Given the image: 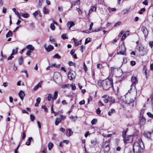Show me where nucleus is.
<instances>
[{"mask_svg":"<svg viewBox=\"0 0 153 153\" xmlns=\"http://www.w3.org/2000/svg\"><path fill=\"white\" fill-rule=\"evenodd\" d=\"M97 84L99 86H102L104 90H107L111 87H113V80L111 78L107 79L102 81L100 80L97 82Z\"/></svg>","mask_w":153,"mask_h":153,"instance_id":"obj_1","label":"nucleus"},{"mask_svg":"<svg viewBox=\"0 0 153 153\" xmlns=\"http://www.w3.org/2000/svg\"><path fill=\"white\" fill-rule=\"evenodd\" d=\"M141 149L140 143L137 142H135L133 145L134 153H140Z\"/></svg>","mask_w":153,"mask_h":153,"instance_id":"obj_2","label":"nucleus"},{"mask_svg":"<svg viewBox=\"0 0 153 153\" xmlns=\"http://www.w3.org/2000/svg\"><path fill=\"white\" fill-rule=\"evenodd\" d=\"M137 135L136 134L128 136L126 138L123 139V140L125 143H130L132 142L133 139L135 138H137Z\"/></svg>","mask_w":153,"mask_h":153,"instance_id":"obj_3","label":"nucleus"},{"mask_svg":"<svg viewBox=\"0 0 153 153\" xmlns=\"http://www.w3.org/2000/svg\"><path fill=\"white\" fill-rule=\"evenodd\" d=\"M110 141L109 140H106L104 144V146L105 149V152L104 153H108V152L110 149L109 145ZM104 152L103 150H101L100 151V153H104Z\"/></svg>","mask_w":153,"mask_h":153,"instance_id":"obj_4","label":"nucleus"},{"mask_svg":"<svg viewBox=\"0 0 153 153\" xmlns=\"http://www.w3.org/2000/svg\"><path fill=\"white\" fill-rule=\"evenodd\" d=\"M75 73L73 71H70L68 73V78L70 80H72L75 79Z\"/></svg>","mask_w":153,"mask_h":153,"instance_id":"obj_5","label":"nucleus"},{"mask_svg":"<svg viewBox=\"0 0 153 153\" xmlns=\"http://www.w3.org/2000/svg\"><path fill=\"white\" fill-rule=\"evenodd\" d=\"M44 47L45 50L48 52L52 51L54 49L53 46L51 45H49L48 47H47L45 44L44 45Z\"/></svg>","mask_w":153,"mask_h":153,"instance_id":"obj_6","label":"nucleus"},{"mask_svg":"<svg viewBox=\"0 0 153 153\" xmlns=\"http://www.w3.org/2000/svg\"><path fill=\"white\" fill-rule=\"evenodd\" d=\"M141 30L144 34L145 37V38H146L148 33V32L146 27H142L141 28Z\"/></svg>","mask_w":153,"mask_h":153,"instance_id":"obj_7","label":"nucleus"},{"mask_svg":"<svg viewBox=\"0 0 153 153\" xmlns=\"http://www.w3.org/2000/svg\"><path fill=\"white\" fill-rule=\"evenodd\" d=\"M146 119L143 117H140L139 123L141 126L143 125L145 123Z\"/></svg>","mask_w":153,"mask_h":153,"instance_id":"obj_8","label":"nucleus"},{"mask_svg":"<svg viewBox=\"0 0 153 153\" xmlns=\"http://www.w3.org/2000/svg\"><path fill=\"white\" fill-rule=\"evenodd\" d=\"M120 48H123V50L119 52H118L117 53V54H122L123 55H125V54L126 53V48L125 47L124 45H123L122 46H120Z\"/></svg>","mask_w":153,"mask_h":153,"instance_id":"obj_9","label":"nucleus"},{"mask_svg":"<svg viewBox=\"0 0 153 153\" xmlns=\"http://www.w3.org/2000/svg\"><path fill=\"white\" fill-rule=\"evenodd\" d=\"M73 133V131L70 129H67L66 131V134L67 136L69 137L71 136Z\"/></svg>","mask_w":153,"mask_h":153,"instance_id":"obj_10","label":"nucleus"},{"mask_svg":"<svg viewBox=\"0 0 153 153\" xmlns=\"http://www.w3.org/2000/svg\"><path fill=\"white\" fill-rule=\"evenodd\" d=\"M19 95L21 99L23 100V98L25 96L24 92L22 91H20L19 93Z\"/></svg>","mask_w":153,"mask_h":153,"instance_id":"obj_11","label":"nucleus"},{"mask_svg":"<svg viewBox=\"0 0 153 153\" xmlns=\"http://www.w3.org/2000/svg\"><path fill=\"white\" fill-rule=\"evenodd\" d=\"M151 134V133L150 132L145 131L144 132L143 135L145 137L150 139Z\"/></svg>","mask_w":153,"mask_h":153,"instance_id":"obj_12","label":"nucleus"},{"mask_svg":"<svg viewBox=\"0 0 153 153\" xmlns=\"http://www.w3.org/2000/svg\"><path fill=\"white\" fill-rule=\"evenodd\" d=\"M131 81L132 83L135 85L137 83L138 81L136 77L132 76L131 78Z\"/></svg>","mask_w":153,"mask_h":153,"instance_id":"obj_13","label":"nucleus"},{"mask_svg":"<svg viewBox=\"0 0 153 153\" xmlns=\"http://www.w3.org/2000/svg\"><path fill=\"white\" fill-rule=\"evenodd\" d=\"M129 35V31H126L123 34L122 38L121 39V40L123 41L124 40L126 37L127 36H128Z\"/></svg>","mask_w":153,"mask_h":153,"instance_id":"obj_14","label":"nucleus"},{"mask_svg":"<svg viewBox=\"0 0 153 153\" xmlns=\"http://www.w3.org/2000/svg\"><path fill=\"white\" fill-rule=\"evenodd\" d=\"M67 25L68 27L69 25V29L70 30L71 28L75 25V23L73 22L68 21V22Z\"/></svg>","mask_w":153,"mask_h":153,"instance_id":"obj_15","label":"nucleus"},{"mask_svg":"<svg viewBox=\"0 0 153 153\" xmlns=\"http://www.w3.org/2000/svg\"><path fill=\"white\" fill-rule=\"evenodd\" d=\"M62 121V119L60 117L56 118L55 121V125L56 126L58 125Z\"/></svg>","mask_w":153,"mask_h":153,"instance_id":"obj_16","label":"nucleus"},{"mask_svg":"<svg viewBox=\"0 0 153 153\" xmlns=\"http://www.w3.org/2000/svg\"><path fill=\"white\" fill-rule=\"evenodd\" d=\"M26 48L30 51H33L34 50V48L32 45H28L26 46Z\"/></svg>","mask_w":153,"mask_h":153,"instance_id":"obj_17","label":"nucleus"},{"mask_svg":"<svg viewBox=\"0 0 153 153\" xmlns=\"http://www.w3.org/2000/svg\"><path fill=\"white\" fill-rule=\"evenodd\" d=\"M43 12L44 14H48L49 13V11L46 7H44L43 9Z\"/></svg>","mask_w":153,"mask_h":153,"instance_id":"obj_18","label":"nucleus"},{"mask_svg":"<svg viewBox=\"0 0 153 153\" xmlns=\"http://www.w3.org/2000/svg\"><path fill=\"white\" fill-rule=\"evenodd\" d=\"M58 97V91H56L54 92V94L53 95V97H52L53 100H56Z\"/></svg>","mask_w":153,"mask_h":153,"instance_id":"obj_19","label":"nucleus"},{"mask_svg":"<svg viewBox=\"0 0 153 153\" xmlns=\"http://www.w3.org/2000/svg\"><path fill=\"white\" fill-rule=\"evenodd\" d=\"M135 99V98L134 97V99L130 98L129 101H126L125 103L127 104H129L133 102Z\"/></svg>","mask_w":153,"mask_h":153,"instance_id":"obj_20","label":"nucleus"},{"mask_svg":"<svg viewBox=\"0 0 153 153\" xmlns=\"http://www.w3.org/2000/svg\"><path fill=\"white\" fill-rule=\"evenodd\" d=\"M109 101L112 103H114L115 102V99L112 97H108Z\"/></svg>","mask_w":153,"mask_h":153,"instance_id":"obj_21","label":"nucleus"},{"mask_svg":"<svg viewBox=\"0 0 153 153\" xmlns=\"http://www.w3.org/2000/svg\"><path fill=\"white\" fill-rule=\"evenodd\" d=\"M96 8L94 6H91V8L90 10H89V13H91L92 12H93L94 11H94H96Z\"/></svg>","mask_w":153,"mask_h":153,"instance_id":"obj_22","label":"nucleus"},{"mask_svg":"<svg viewBox=\"0 0 153 153\" xmlns=\"http://www.w3.org/2000/svg\"><path fill=\"white\" fill-rule=\"evenodd\" d=\"M13 35V33L12 32L9 30L8 32L6 34V37L7 38L8 37H9L12 36Z\"/></svg>","mask_w":153,"mask_h":153,"instance_id":"obj_23","label":"nucleus"},{"mask_svg":"<svg viewBox=\"0 0 153 153\" xmlns=\"http://www.w3.org/2000/svg\"><path fill=\"white\" fill-rule=\"evenodd\" d=\"M115 110L114 109H111L108 112V115L111 116L113 114L115 113Z\"/></svg>","mask_w":153,"mask_h":153,"instance_id":"obj_24","label":"nucleus"},{"mask_svg":"<svg viewBox=\"0 0 153 153\" xmlns=\"http://www.w3.org/2000/svg\"><path fill=\"white\" fill-rule=\"evenodd\" d=\"M23 57L22 56L20 57L18 59V62L19 64L21 65L23 62Z\"/></svg>","mask_w":153,"mask_h":153,"instance_id":"obj_25","label":"nucleus"},{"mask_svg":"<svg viewBox=\"0 0 153 153\" xmlns=\"http://www.w3.org/2000/svg\"><path fill=\"white\" fill-rule=\"evenodd\" d=\"M18 52V48H16V49L13 50L11 56H13L17 53Z\"/></svg>","mask_w":153,"mask_h":153,"instance_id":"obj_26","label":"nucleus"},{"mask_svg":"<svg viewBox=\"0 0 153 153\" xmlns=\"http://www.w3.org/2000/svg\"><path fill=\"white\" fill-rule=\"evenodd\" d=\"M53 146V144L51 142H50L48 144V148L49 150H51Z\"/></svg>","mask_w":153,"mask_h":153,"instance_id":"obj_27","label":"nucleus"},{"mask_svg":"<svg viewBox=\"0 0 153 153\" xmlns=\"http://www.w3.org/2000/svg\"><path fill=\"white\" fill-rule=\"evenodd\" d=\"M41 84L40 83H39L37 85L35 86L34 88V90H36L39 88L41 87Z\"/></svg>","mask_w":153,"mask_h":153,"instance_id":"obj_28","label":"nucleus"},{"mask_svg":"<svg viewBox=\"0 0 153 153\" xmlns=\"http://www.w3.org/2000/svg\"><path fill=\"white\" fill-rule=\"evenodd\" d=\"M60 66V65L59 64L58 65H57L56 64H51V67H54L56 68H58Z\"/></svg>","mask_w":153,"mask_h":153,"instance_id":"obj_29","label":"nucleus"},{"mask_svg":"<svg viewBox=\"0 0 153 153\" xmlns=\"http://www.w3.org/2000/svg\"><path fill=\"white\" fill-rule=\"evenodd\" d=\"M70 119L74 121L75 122L77 119V116L74 117L72 116L70 117Z\"/></svg>","mask_w":153,"mask_h":153,"instance_id":"obj_30","label":"nucleus"},{"mask_svg":"<svg viewBox=\"0 0 153 153\" xmlns=\"http://www.w3.org/2000/svg\"><path fill=\"white\" fill-rule=\"evenodd\" d=\"M52 96L51 94H48V95L47 97V100L48 101H50L51 100H52Z\"/></svg>","mask_w":153,"mask_h":153,"instance_id":"obj_31","label":"nucleus"},{"mask_svg":"<svg viewBox=\"0 0 153 153\" xmlns=\"http://www.w3.org/2000/svg\"><path fill=\"white\" fill-rule=\"evenodd\" d=\"M91 39L89 38H88L85 39V44H86L91 42Z\"/></svg>","mask_w":153,"mask_h":153,"instance_id":"obj_32","label":"nucleus"},{"mask_svg":"<svg viewBox=\"0 0 153 153\" xmlns=\"http://www.w3.org/2000/svg\"><path fill=\"white\" fill-rule=\"evenodd\" d=\"M62 38L63 39H68V38L66 34H62L61 36Z\"/></svg>","mask_w":153,"mask_h":153,"instance_id":"obj_33","label":"nucleus"},{"mask_svg":"<svg viewBox=\"0 0 153 153\" xmlns=\"http://www.w3.org/2000/svg\"><path fill=\"white\" fill-rule=\"evenodd\" d=\"M53 58H57L59 59L61 58V57L58 54H56L53 56Z\"/></svg>","mask_w":153,"mask_h":153,"instance_id":"obj_34","label":"nucleus"},{"mask_svg":"<svg viewBox=\"0 0 153 153\" xmlns=\"http://www.w3.org/2000/svg\"><path fill=\"white\" fill-rule=\"evenodd\" d=\"M144 47L142 45L138 47V50L140 52L143 51V50H144Z\"/></svg>","mask_w":153,"mask_h":153,"instance_id":"obj_35","label":"nucleus"},{"mask_svg":"<svg viewBox=\"0 0 153 153\" xmlns=\"http://www.w3.org/2000/svg\"><path fill=\"white\" fill-rule=\"evenodd\" d=\"M50 28L52 30H54L55 28V26L53 23H51L50 26Z\"/></svg>","mask_w":153,"mask_h":153,"instance_id":"obj_36","label":"nucleus"},{"mask_svg":"<svg viewBox=\"0 0 153 153\" xmlns=\"http://www.w3.org/2000/svg\"><path fill=\"white\" fill-rule=\"evenodd\" d=\"M22 16L25 18H27L29 16V14L27 13H25L22 15Z\"/></svg>","mask_w":153,"mask_h":153,"instance_id":"obj_37","label":"nucleus"},{"mask_svg":"<svg viewBox=\"0 0 153 153\" xmlns=\"http://www.w3.org/2000/svg\"><path fill=\"white\" fill-rule=\"evenodd\" d=\"M104 28H103L102 27H100L99 28H97V29H95L94 31H93V32H99V31H101Z\"/></svg>","mask_w":153,"mask_h":153,"instance_id":"obj_38","label":"nucleus"},{"mask_svg":"<svg viewBox=\"0 0 153 153\" xmlns=\"http://www.w3.org/2000/svg\"><path fill=\"white\" fill-rule=\"evenodd\" d=\"M30 119L31 121L33 122L35 119V117L34 115L31 114L30 115Z\"/></svg>","mask_w":153,"mask_h":153,"instance_id":"obj_39","label":"nucleus"},{"mask_svg":"<svg viewBox=\"0 0 153 153\" xmlns=\"http://www.w3.org/2000/svg\"><path fill=\"white\" fill-rule=\"evenodd\" d=\"M97 120L96 119H93L91 122L92 125H94L97 122Z\"/></svg>","mask_w":153,"mask_h":153,"instance_id":"obj_40","label":"nucleus"},{"mask_svg":"<svg viewBox=\"0 0 153 153\" xmlns=\"http://www.w3.org/2000/svg\"><path fill=\"white\" fill-rule=\"evenodd\" d=\"M71 86L72 89L73 90H74L76 89V86L74 83H72L71 85Z\"/></svg>","mask_w":153,"mask_h":153,"instance_id":"obj_41","label":"nucleus"},{"mask_svg":"<svg viewBox=\"0 0 153 153\" xmlns=\"http://www.w3.org/2000/svg\"><path fill=\"white\" fill-rule=\"evenodd\" d=\"M146 10V9L145 8H142L140 11L139 12V13L140 14H142L143 13V12H144Z\"/></svg>","mask_w":153,"mask_h":153,"instance_id":"obj_42","label":"nucleus"},{"mask_svg":"<svg viewBox=\"0 0 153 153\" xmlns=\"http://www.w3.org/2000/svg\"><path fill=\"white\" fill-rule=\"evenodd\" d=\"M69 86V84H65V85H63L62 86V88H68Z\"/></svg>","mask_w":153,"mask_h":153,"instance_id":"obj_43","label":"nucleus"},{"mask_svg":"<svg viewBox=\"0 0 153 153\" xmlns=\"http://www.w3.org/2000/svg\"><path fill=\"white\" fill-rule=\"evenodd\" d=\"M115 68H116L114 67H111V71L112 74H113L114 73V70L115 69Z\"/></svg>","mask_w":153,"mask_h":153,"instance_id":"obj_44","label":"nucleus"},{"mask_svg":"<svg viewBox=\"0 0 153 153\" xmlns=\"http://www.w3.org/2000/svg\"><path fill=\"white\" fill-rule=\"evenodd\" d=\"M76 10L78 12L79 14H82V11L79 8H77Z\"/></svg>","mask_w":153,"mask_h":153,"instance_id":"obj_45","label":"nucleus"},{"mask_svg":"<svg viewBox=\"0 0 153 153\" xmlns=\"http://www.w3.org/2000/svg\"><path fill=\"white\" fill-rule=\"evenodd\" d=\"M121 23V22H118L116 23H115L114 24V27H116L117 26L120 25Z\"/></svg>","mask_w":153,"mask_h":153,"instance_id":"obj_46","label":"nucleus"},{"mask_svg":"<svg viewBox=\"0 0 153 153\" xmlns=\"http://www.w3.org/2000/svg\"><path fill=\"white\" fill-rule=\"evenodd\" d=\"M123 137L124 138H126V132L125 131H123L122 133Z\"/></svg>","mask_w":153,"mask_h":153,"instance_id":"obj_47","label":"nucleus"},{"mask_svg":"<svg viewBox=\"0 0 153 153\" xmlns=\"http://www.w3.org/2000/svg\"><path fill=\"white\" fill-rule=\"evenodd\" d=\"M147 114L149 117L153 118V114H152L151 113L149 112H147Z\"/></svg>","mask_w":153,"mask_h":153,"instance_id":"obj_48","label":"nucleus"},{"mask_svg":"<svg viewBox=\"0 0 153 153\" xmlns=\"http://www.w3.org/2000/svg\"><path fill=\"white\" fill-rule=\"evenodd\" d=\"M69 64L70 66H72L73 65L74 66H75V64L71 61H69Z\"/></svg>","mask_w":153,"mask_h":153,"instance_id":"obj_49","label":"nucleus"},{"mask_svg":"<svg viewBox=\"0 0 153 153\" xmlns=\"http://www.w3.org/2000/svg\"><path fill=\"white\" fill-rule=\"evenodd\" d=\"M128 11V10L127 9H124L123 10L122 13L123 14H124L127 13Z\"/></svg>","mask_w":153,"mask_h":153,"instance_id":"obj_50","label":"nucleus"},{"mask_svg":"<svg viewBox=\"0 0 153 153\" xmlns=\"http://www.w3.org/2000/svg\"><path fill=\"white\" fill-rule=\"evenodd\" d=\"M83 69L85 71H86L87 70V68L85 62H84L83 63Z\"/></svg>","mask_w":153,"mask_h":153,"instance_id":"obj_51","label":"nucleus"},{"mask_svg":"<svg viewBox=\"0 0 153 153\" xmlns=\"http://www.w3.org/2000/svg\"><path fill=\"white\" fill-rule=\"evenodd\" d=\"M144 111L145 110L144 109L142 110L141 111L140 117H143V114L144 112Z\"/></svg>","mask_w":153,"mask_h":153,"instance_id":"obj_52","label":"nucleus"},{"mask_svg":"<svg viewBox=\"0 0 153 153\" xmlns=\"http://www.w3.org/2000/svg\"><path fill=\"white\" fill-rule=\"evenodd\" d=\"M98 3L99 4H103L104 3V0H98Z\"/></svg>","mask_w":153,"mask_h":153,"instance_id":"obj_53","label":"nucleus"},{"mask_svg":"<svg viewBox=\"0 0 153 153\" xmlns=\"http://www.w3.org/2000/svg\"><path fill=\"white\" fill-rule=\"evenodd\" d=\"M130 64L131 65L133 66L135 65L136 62L134 61H131Z\"/></svg>","mask_w":153,"mask_h":153,"instance_id":"obj_54","label":"nucleus"},{"mask_svg":"<svg viewBox=\"0 0 153 153\" xmlns=\"http://www.w3.org/2000/svg\"><path fill=\"white\" fill-rule=\"evenodd\" d=\"M42 108L43 109H44L45 111V112H48V109L45 106H42Z\"/></svg>","mask_w":153,"mask_h":153,"instance_id":"obj_55","label":"nucleus"},{"mask_svg":"<svg viewBox=\"0 0 153 153\" xmlns=\"http://www.w3.org/2000/svg\"><path fill=\"white\" fill-rule=\"evenodd\" d=\"M93 25V23L91 22L90 25V27L89 28V30H91L92 29V27Z\"/></svg>","mask_w":153,"mask_h":153,"instance_id":"obj_56","label":"nucleus"},{"mask_svg":"<svg viewBox=\"0 0 153 153\" xmlns=\"http://www.w3.org/2000/svg\"><path fill=\"white\" fill-rule=\"evenodd\" d=\"M41 99L40 97H38L36 99V102L39 103L40 102Z\"/></svg>","mask_w":153,"mask_h":153,"instance_id":"obj_57","label":"nucleus"},{"mask_svg":"<svg viewBox=\"0 0 153 153\" xmlns=\"http://www.w3.org/2000/svg\"><path fill=\"white\" fill-rule=\"evenodd\" d=\"M103 101L105 103H107L109 101L108 97V98H105L103 100Z\"/></svg>","mask_w":153,"mask_h":153,"instance_id":"obj_58","label":"nucleus"},{"mask_svg":"<svg viewBox=\"0 0 153 153\" xmlns=\"http://www.w3.org/2000/svg\"><path fill=\"white\" fill-rule=\"evenodd\" d=\"M85 103V101L83 100L79 102V104L80 105L84 104Z\"/></svg>","mask_w":153,"mask_h":153,"instance_id":"obj_59","label":"nucleus"},{"mask_svg":"<svg viewBox=\"0 0 153 153\" xmlns=\"http://www.w3.org/2000/svg\"><path fill=\"white\" fill-rule=\"evenodd\" d=\"M148 0H145L142 3L143 4L147 5L148 4V2L147 1Z\"/></svg>","mask_w":153,"mask_h":153,"instance_id":"obj_60","label":"nucleus"},{"mask_svg":"<svg viewBox=\"0 0 153 153\" xmlns=\"http://www.w3.org/2000/svg\"><path fill=\"white\" fill-rule=\"evenodd\" d=\"M20 146V145L19 144L18 145L17 148L15 150V153H17L18 152V149Z\"/></svg>","mask_w":153,"mask_h":153,"instance_id":"obj_61","label":"nucleus"},{"mask_svg":"<svg viewBox=\"0 0 153 153\" xmlns=\"http://www.w3.org/2000/svg\"><path fill=\"white\" fill-rule=\"evenodd\" d=\"M80 42H81V41H80V42H79V41L76 42V41L75 42L74 44H75V46H78L79 45V44Z\"/></svg>","mask_w":153,"mask_h":153,"instance_id":"obj_62","label":"nucleus"},{"mask_svg":"<svg viewBox=\"0 0 153 153\" xmlns=\"http://www.w3.org/2000/svg\"><path fill=\"white\" fill-rule=\"evenodd\" d=\"M101 111L99 108L96 110V113L98 114L100 113Z\"/></svg>","mask_w":153,"mask_h":153,"instance_id":"obj_63","label":"nucleus"},{"mask_svg":"<svg viewBox=\"0 0 153 153\" xmlns=\"http://www.w3.org/2000/svg\"><path fill=\"white\" fill-rule=\"evenodd\" d=\"M149 46L152 48L153 46V41L150 42L149 43Z\"/></svg>","mask_w":153,"mask_h":153,"instance_id":"obj_64","label":"nucleus"}]
</instances>
